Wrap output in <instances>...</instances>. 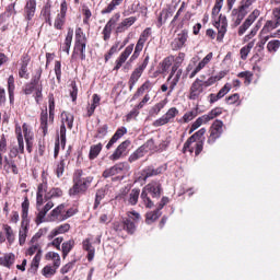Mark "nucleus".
Returning a JSON list of instances; mask_svg holds the SVG:
<instances>
[{
    "label": "nucleus",
    "mask_w": 280,
    "mask_h": 280,
    "mask_svg": "<svg viewBox=\"0 0 280 280\" xmlns=\"http://www.w3.org/2000/svg\"><path fill=\"white\" fill-rule=\"evenodd\" d=\"M148 194L152 196V198H161V194H163V187L161 186V182H151L147 186L143 187L140 198L147 207V209H152L154 207V202L152 199L148 197Z\"/></svg>",
    "instance_id": "obj_1"
},
{
    "label": "nucleus",
    "mask_w": 280,
    "mask_h": 280,
    "mask_svg": "<svg viewBox=\"0 0 280 280\" xmlns=\"http://www.w3.org/2000/svg\"><path fill=\"white\" fill-rule=\"evenodd\" d=\"M82 170L75 171L73 175V187L70 188L69 194L71 196H78V194H86V190L93 183V176L82 177Z\"/></svg>",
    "instance_id": "obj_2"
},
{
    "label": "nucleus",
    "mask_w": 280,
    "mask_h": 280,
    "mask_svg": "<svg viewBox=\"0 0 280 280\" xmlns=\"http://www.w3.org/2000/svg\"><path fill=\"white\" fill-rule=\"evenodd\" d=\"M127 215L128 218L124 219L122 221H117L114 223V231L117 233L127 231V233L132 235V233L137 231V225H135V222H139L141 220V214H139L137 211H130L127 213Z\"/></svg>",
    "instance_id": "obj_3"
},
{
    "label": "nucleus",
    "mask_w": 280,
    "mask_h": 280,
    "mask_svg": "<svg viewBox=\"0 0 280 280\" xmlns=\"http://www.w3.org/2000/svg\"><path fill=\"white\" fill-rule=\"evenodd\" d=\"M28 211L30 200L25 198V200L22 202V222L19 232L20 246H23V244H25V240H27V232L30 231V219L27 218Z\"/></svg>",
    "instance_id": "obj_4"
},
{
    "label": "nucleus",
    "mask_w": 280,
    "mask_h": 280,
    "mask_svg": "<svg viewBox=\"0 0 280 280\" xmlns=\"http://www.w3.org/2000/svg\"><path fill=\"white\" fill-rule=\"evenodd\" d=\"M86 35L82 28L75 30V42L72 58H75V54H80L81 60H86Z\"/></svg>",
    "instance_id": "obj_5"
},
{
    "label": "nucleus",
    "mask_w": 280,
    "mask_h": 280,
    "mask_svg": "<svg viewBox=\"0 0 280 280\" xmlns=\"http://www.w3.org/2000/svg\"><path fill=\"white\" fill-rule=\"evenodd\" d=\"M208 88L209 86H207V81L202 79H196L189 89L188 98L192 101L200 100V95H202V93H205V89Z\"/></svg>",
    "instance_id": "obj_6"
},
{
    "label": "nucleus",
    "mask_w": 280,
    "mask_h": 280,
    "mask_svg": "<svg viewBox=\"0 0 280 280\" xmlns=\"http://www.w3.org/2000/svg\"><path fill=\"white\" fill-rule=\"evenodd\" d=\"M149 62H150V56H147L143 62L132 71L129 79V91H132V89H135V84H137V82H139V78L143 75V71H145Z\"/></svg>",
    "instance_id": "obj_7"
},
{
    "label": "nucleus",
    "mask_w": 280,
    "mask_h": 280,
    "mask_svg": "<svg viewBox=\"0 0 280 280\" xmlns=\"http://www.w3.org/2000/svg\"><path fill=\"white\" fill-rule=\"evenodd\" d=\"M224 127V122H222V120H215L211 127H210V135L208 137V143L210 145H213V143H215V141H218V139H220L222 137V132H224V130L222 129Z\"/></svg>",
    "instance_id": "obj_8"
},
{
    "label": "nucleus",
    "mask_w": 280,
    "mask_h": 280,
    "mask_svg": "<svg viewBox=\"0 0 280 280\" xmlns=\"http://www.w3.org/2000/svg\"><path fill=\"white\" fill-rule=\"evenodd\" d=\"M178 115V108L176 107H171L165 115H163L161 118L154 120L153 126L155 128H159L161 126H165L167 124H172L176 116Z\"/></svg>",
    "instance_id": "obj_9"
},
{
    "label": "nucleus",
    "mask_w": 280,
    "mask_h": 280,
    "mask_svg": "<svg viewBox=\"0 0 280 280\" xmlns=\"http://www.w3.org/2000/svg\"><path fill=\"white\" fill-rule=\"evenodd\" d=\"M189 38V31L183 30L180 33L177 34V36L173 39L171 43V48L173 51H178L185 47L187 44V39Z\"/></svg>",
    "instance_id": "obj_10"
},
{
    "label": "nucleus",
    "mask_w": 280,
    "mask_h": 280,
    "mask_svg": "<svg viewBox=\"0 0 280 280\" xmlns=\"http://www.w3.org/2000/svg\"><path fill=\"white\" fill-rule=\"evenodd\" d=\"M119 19H121L120 13H115L106 23L105 27L103 28V40H110V34H113V27L117 25L119 22Z\"/></svg>",
    "instance_id": "obj_11"
},
{
    "label": "nucleus",
    "mask_w": 280,
    "mask_h": 280,
    "mask_svg": "<svg viewBox=\"0 0 280 280\" xmlns=\"http://www.w3.org/2000/svg\"><path fill=\"white\" fill-rule=\"evenodd\" d=\"M259 14H261V12L256 9L247 16V19L238 28V36H244V34H246V31L250 27V25H253V22L259 19Z\"/></svg>",
    "instance_id": "obj_12"
},
{
    "label": "nucleus",
    "mask_w": 280,
    "mask_h": 280,
    "mask_svg": "<svg viewBox=\"0 0 280 280\" xmlns=\"http://www.w3.org/2000/svg\"><path fill=\"white\" fill-rule=\"evenodd\" d=\"M135 51V44H131L125 48V50L120 54V56L116 59V66L114 67V71H119L121 67H124V63L128 58H130V55Z\"/></svg>",
    "instance_id": "obj_13"
},
{
    "label": "nucleus",
    "mask_w": 280,
    "mask_h": 280,
    "mask_svg": "<svg viewBox=\"0 0 280 280\" xmlns=\"http://www.w3.org/2000/svg\"><path fill=\"white\" fill-rule=\"evenodd\" d=\"M165 172V166L154 167L153 165L147 166L141 172L142 180H148V178H152L153 176H159Z\"/></svg>",
    "instance_id": "obj_14"
},
{
    "label": "nucleus",
    "mask_w": 280,
    "mask_h": 280,
    "mask_svg": "<svg viewBox=\"0 0 280 280\" xmlns=\"http://www.w3.org/2000/svg\"><path fill=\"white\" fill-rule=\"evenodd\" d=\"M55 115H56L55 112H49V116H48L47 109L42 110V113H40V128L43 130L44 137L47 136L48 124H54Z\"/></svg>",
    "instance_id": "obj_15"
},
{
    "label": "nucleus",
    "mask_w": 280,
    "mask_h": 280,
    "mask_svg": "<svg viewBox=\"0 0 280 280\" xmlns=\"http://www.w3.org/2000/svg\"><path fill=\"white\" fill-rule=\"evenodd\" d=\"M214 26L218 30L217 40H222L224 38V34H226V27H229V22L226 20V15H220L219 21L215 22Z\"/></svg>",
    "instance_id": "obj_16"
},
{
    "label": "nucleus",
    "mask_w": 280,
    "mask_h": 280,
    "mask_svg": "<svg viewBox=\"0 0 280 280\" xmlns=\"http://www.w3.org/2000/svg\"><path fill=\"white\" fill-rule=\"evenodd\" d=\"M246 14H248V10L245 9L244 7L240 5L238 9H233L231 16L232 21L234 23V27H237L241 25L242 21H244Z\"/></svg>",
    "instance_id": "obj_17"
},
{
    "label": "nucleus",
    "mask_w": 280,
    "mask_h": 280,
    "mask_svg": "<svg viewBox=\"0 0 280 280\" xmlns=\"http://www.w3.org/2000/svg\"><path fill=\"white\" fill-rule=\"evenodd\" d=\"M30 55L24 54L21 57V63L19 69V78H23L24 80H30V71L27 70V67L30 65Z\"/></svg>",
    "instance_id": "obj_18"
},
{
    "label": "nucleus",
    "mask_w": 280,
    "mask_h": 280,
    "mask_svg": "<svg viewBox=\"0 0 280 280\" xmlns=\"http://www.w3.org/2000/svg\"><path fill=\"white\" fill-rule=\"evenodd\" d=\"M130 147V140H125L121 142L117 149L114 151V153L109 156L110 161H119L124 154H126V151Z\"/></svg>",
    "instance_id": "obj_19"
},
{
    "label": "nucleus",
    "mask_w": 280,
    "mask_h": 280,
    "mask_svg": "<svg viewBox=\"0 0 280 280\" xmlns=\"http://www.w3.org/2000/svg\"><path fill=\"white\" fill-rule=\"evenodd\" d=\"M137 23V16H130L122 20L116 27V34H124L129 27Z\"/></svg>",
    "instance_id": "obj_20"
},
{
    "label": "nucleus",
    "mask_w": 280,
    "mask_h": 280,
    "mask_svg": "<svg viewBox=\"0 0 280 280\" xmlns=\"http://www.w3.org/2000/svg\"><path fill=\"white\" fill-rule=\"evenodd\" d=\"M229 91H231V86L229 83H226L217 94H209L208 100L209 104H215V102L222 100L224 95L229 94Z\"/></svg>",
    "instance_id": "obj_21"
},
{
    "label": "nucleus",
    "mask_w": 280,
    "mask_h": 280,
    "mask_svg": "<svg viewBox=\"0 0 280 280\" xmlns=\"http://www.w3.org/2000/svg\"><path fill=\"white\" fill-rule=\"evenodd\" d=\"M51 209H54V202L51 201H48L44 208H39L35 220L36 224H43V222H45V215H47Z\"/></svg>",
    "instance_id": "obj_22"
},
{
    "label": "nucleus",
    "mask_w": 280,
    "mask_h": 280,
    "mask_svg": "<svg viewBox=\"0 0 280 280\" xmlns=\"http://www.w3.org/2000/svg\"><path fill=\"white\" fill-rule=\"evenodd\" d=\"M63 213H65V205L58 206L49 214L50 222H56V220H58L59 222L65 221Z\"/></svg>",
    "instance_id": "obj_23"
},
{
    "label": "nucleus",
    "mask_w": 280,
    "mask_h": 280,
    "mask_svg": "<svg viewBox=\"0 0 280 280\" xmlns=\"http://www.w3.org/2000/svg\"><path fill=\"white\" fill-rule=\"evenodd\" d=\"M126 132H128L126 127L117 129L106 145L107 150H110V148H113V145H115V143H117V141H119V139H121L126 135Z\"/></svg>",
    "instance_id": "obj_24"
},
{
    "label": "nucleus",
    "mask_w": 280,
    "mask_h": 280,
    "mask_svg": "<svg viewBox=\"0 0 280 280\" xmlns=\"http://www.w3.org/2000/svg\"><path fill=\"white\" fill-rule=\"evenodd\" d=\"M70 229H71V225L69 223L61 224L49 233L48 240H54V237H56L57 235H62V233H68Z\"/></svg>",
    "instance_id": "obj_25"
},
{
    "label": "nucleus",
    "mask_w": 280,
    "mask_h": 280,
    "mask_svg": "<svg viewBox=\"0 0 280 280\" xmlns=\"http://www.w3.org/2000/svg\"><path fill=\"white\" fill-rule=\"evenodd\" d=\"M82 245L83 250H86L88 253V261H93L95 257V247H93V244H91V238H85Z\"/></svg>",
    "instance_id": "obj_26"
},
{
    "label": "nucleus",
    "mask_w": 280,
    "mask_h": 280,
    "mask_svg": "<svg viewBox=\"0 0 280 280\" xmlns=\"http://www.w3.org/2000/svg\"><path fill=\"white\" fill-rule=\"evenodd\" d=\"M3 170L7 174H19V167H16L14 160H10L7 156L4 158Z\"/></svg>",
    "instance_id": "obj_27"
},
{
    "label": "nucleus",
    "mask_w": 280,
    "mask_h": 280,
    "mask_svg": "<svg viewBox=\"0 0 280 280\" xmlns=\"http://www.w3.org/2000/svg\"><path fill=\"white\" fill-rule=\"evenodd\" d=\"M15 135L18 140V149L20 151V154L25 153V142L23 141V130L21 129V126L15 127Z\"/></svg>",
    "instance_id": "obj_28"
},
{
    "label": "nucleus",
    "mask_w": 280,
    "mask_h": 280,
    "mask_svg": "<svg viewBox=\"0 0 280 280\" xmlns=\"http://www.w3.org/2000/svg\"><path fill=\"white\" fill-rule=\"evenodd\" d=\"M25 14L27 21H32L34 19V14H36V0H28L25 5Z\"/></svg>",
    "instance_id": "obj_29"
},
{
    "label": "nucleus",
    "mask_w": 280,
    "mask_h": 280,
    "mask_svg": "<svg viewBox=\"0 0 280 280\" xmlns=\"http://www.w3.org/2000/svg\"><path fill=\"white\" fill-rule=\"evenodd\" d=\"M15 260L16 256H14V254H5L4 256L0 257V266H4V268H12Z\"/></svg>",
    "instance_id": "obj_30"
},
{
    "label": "nucleus",
    "mask_w": 280,
    "mask_h": 280,
    "mask_svg": "<svg viewBox=\"0 0 280 280\" xmlns=\"http://www.w3.org/2000/svg\"><path fill=\"white\" fill-rule=\"evenodd\" d=\"M74 246H75L74 240H69V241L62 243L61 253H62L63 259H67V256L71 253V250H73Z\"/></svg>",
    "instance_id": "obj_31"
},
{
    "label": "nucleus",
    "mask_w": 280,
    "mask_h": 280,
    "mask_svg": "<svg viewBox=\"0 0 280 280\" xmlns=\"http://www.w3.org/2000/svg\"><path fill=\"white\" fill-rule=\"evenodd\" d=\"M71 43H73V28L68 30L65 43L62 45V51H65L68 56L71 49Z\"/></svg>",
    "instance_id": "obj_32"
},
{
    "label": "nucleus",
    "mask_w": 280,
    "mask_h": 280,
    "mask_svg": "<svg viewBox=\"0 0 280 280\" xmlns=\"http://www.w3.org/2000/svg\"><path fill=\"white\" fill-rule=\"evenodd\" d=\"M40 16H43L45 23H48L49 25H51V4L49 2H47L43 7Z\"/></svg>",
    "instance_id": "obj_33"
},
{
    "label": "nucleus",
    "mask_w": 280,
    "mask_h": 280,
    "mask_svg": "<svg viewBox=\"0 0 280 280\" xmlns=\"http://www.w3.org/2000/svg\"><path fill=\"white\" fill-rule=\"evenodd\" d=\"M40 259H43V249H38L31 264V272H36L38 266H40Z\"/></svg>",
    "instance_id": "obj_34"
},
{
    "label": "nucleus",
    "mask_w": 280,
    "mask_h": 280,
    "mask_svg": "<svg viewBox=\"0 0 280 280\" xmlns=\"http://www.w3.org/2000/svg\"><path fill=\"white\" fill-rule=\"evenodd\" d=\"M163 213L160 210H154V211H150L147 213V219L145 222L147 224H152L154 222H156L159 220V218H161Z\"/></svg>",
    "instance_id": "obj_35"
},
{
    "label": "nucleus",
    "mask_w": 280,
    "mask_h": 280,
    "mask_svg": "<svg viewBox=\"0 0 280 280\" xmlns=\"http://www.w3.org/2000/svg\"><path fill=\"white\" fill-rule=\"evenodd\" d=\"M226 71H220L217 75L210 77L208 80H206V86H213L217 82H220L222 78H225Z\"/></svg>",
    "instance_id": "obj_36"
},
{
    "label": "nucleus",
    "mask_w": 280,
    "mask_h": 280,
    "mask_svg": "<svg viewBox=\"0 0 280 280\" xmlns=\"http://www.w3.org/2000/svg\"><path fill=\"white\" fill-rule=\"evenodd\" d=\"M121 3H124V0H112L110 3L102 10V14H110V12L115 11Z\"/></svg>",
    "instance_id": "obj_37"
},
{
    "label": "nucleus",
    "mask_w": 280,
    "mask_h": 280,
    "mask_svg": "<svg viewBox=\"0 0 280 280\" xmlns=\"http://www.w3.org/2000/svg\"><path fill=\"white\" fill-rule=\"evenodd\" d=\"M102 148H103L102 143L93 144L90 148L89 159L91 161H94V159H97V156H100V152H102Z\"/></svg>",
    "instance_id": "obj_38"
},
{
    "label": "nucleus",
    "mask_w": 280,
    "mask_h": 280,
    "mask_svg": "<svg viewBox=\"0 0 280 280\" xmlns=\"http://www.w3.org/2000/svg\"><path fill=\"white\" fill-rule=\"evenodd\" d=\"M141 194V190L139 188H133L130 194H129V198H128V202L129 205H131L132 207H135V205H137V202H139V196Z\"/></svg>",
    "instance_id": "obj_39"
},
{
    "label": "nucleus",
    "mask_w": 280,
    "mask_h": 280,
    "mask_svg": "<svg viewBox=\"0 0 280 280\" xmlns=\"http://www.w3.org/2000/svg\"><path fill=\"white\" fill-rule=\"evenodd\" d=\"M173 62H174L173 56L164 58V60L161 62L160 73H167V71H170V67H172Z\"/></svg>",
    "instance_id": "obj_40"
},
{
    "label": "nucleus",
    "mask_w": 280,
    "mask_h": 280,
    "mask_svg": "<svg viewBox=\"0 0 280 280\" xmlns=\"http://www.w3.org/2000/svg\"><path fill=\"white\" fill-rule=\"evenodd\" d=\"M61 124H67L69 130L73 128V116L70 113L62 112L61 113Z\"/></svg>",
    "instance_id": "obj_41"
},
{
    "label": "nucleus",
    "mask_w": 280,
    "mask_h": 280,
    "mask_svg": "<svg viewBox=\"0 0 280 280\" xmlns=\"http://www.w3.org/2000/svg\"><path fill=\"white\" fill-rule=\"evenodd\" d=\"M43 75V68H38L35 70V74L32 77L31 82L28 84H33V86H40V78Z\"/></svg>",
    "instance_id": "obj_42"
},
{
    "label": "nucleus",
    "mask_w": 280,
    "mask_h": 280,
    "mask_svg": "<svg viewBox=\"0 0 280 280\" xmlns=\"http://www.w3.org/2000/svg\"><path fill=\"white\" fill-rule=\"evenodd\" d=\"M143 156H145V152L143 150V147H140L129 156V163H135V161L143 159Z\"/></svg>",
    "instance_id": "obj_43"
},
{
    "label": "nucleus",
    "mask_w": 280,
    "mask_h": 280,
    "mask_svg": "<svg viewBox=\"0 0 280 280\" xmlns=\"http://www.w3.org/2000/svg\"><path fill=\"white\" fill-rule=\"evenodd\" d=\"M280 24L277 23V21L269 20L266 22L265 26L261 30V34H269V32H272V30H277Z\"/></svg>",
    "instance_id": "obj_44"
},
{
    "label": "nucleus",
    "mask_w": 280,
    "mask_h": 280,
    "mask_svg": "<svg viewBox=\"0 0 280 280\" xmlns=\"http://www.w3.org/2000/svg\"><path fill=\"white\" fill-rule=\"evenodd\" d=\"M153 85L154 84H152V82L145 81L135 93L133 100H137V97H140V95H143V93H145V91H148V89H151Z\"/></svg>",
    "instance_id": "obj_45"
},
{
    "label": "nucleus",
    "mask_w": 280,
    "mask_h": 280,
    "mask_svg": "<svg viewBox=\"0 0 280 280\" xmlns=\"http://www.w3.org/2000/svg\"><path fill=\"white\" fill-rule=\"evenodd\" d=\"M180 75H183V69H179L175 75H173V78L171 79L170 82V92L172 93V91H174L176 89V85L178 84V82L180 81Z\"/></svg>",
    "instance_id": "obj_46"
},
{
    "label": "nucleus",
    "mask_w": 280,
    "mask_h": 280,
    "mask_svg": "<svg viewBox=\"0 0 280 280\" xmlns=\"http://www.w3.org/2000/svg\"><path fill=\"white\" fill-rule=\"evenodd\" d=\"M221 114H222V108L215 107L212 110H210L208 114H205L203 116L206 117V120L209 122L212 119H215V117H220Z\"/></svg>",
    "instance_id": "obj_47"
},
{
    "label": "nucleus",
    "mask_w": 280,
    "mask_h": 280,
    "mask_svg": "<svg viewBox=\"0 0 280 280\" xmlns=\"http://www.w3.org/2000/svg\"><path fill=\"white\" fill-rule=\"evenodd\" d=\"M202 124H209L207 118L205 117V115L197 118L196 121L192 122L191 128L189 130V135H191V132L198 130V128H200V126H202Z\"/></svg>",
    "instance_id": "obj_48"
},
{
    "label": "nucleus",
    "mask_w": 280,
    "mask_h": 280,
    "mask_svg": "<svg viewBox=\"0 0 280 280\" xmlns=\"http://www.w3.org/2000/svg\"><path fill=\"white\" fill-rule=\"evenodd\" d=\"M253 47H255V42H249L246 46L241 48L240 54L242 60H246V58H248V54H250V49H253Z\"/></svg>",
    "instance_id": "obj_49"
},
{
    "label": "nucleus",
    "mask_w": 280,
    "mask_h": 280,
    "mask_svg": "<svg viewBox=\"0 0 280 280\" xmlns=\"http://www.w3.org/2000/svg\"><path fill=\"white\" fill-rule=\"evenodd\" d=\"M166 105H167V98H164L163 101H161L160 103L155 104L151 108V114L152 115H159L161 113V110H163V108H165Z\"/></svg>",
    "instance_id": "obj_50"
},
{
    "label": "nucleus",
    "mask_w": 280,
    "mask_h": 280,
    "mask_svg": "<svg viewBox=\"0 0 280 280\" xmlns=\"http://www.w3.org/2000/svg\"><path fill=\"white\" fill-rule=\"evenodd\" d=\"M60 143L61 148H65L67 145V126L65 122H61L60 126Z\"/></svg>",
    "instance_id": "obj_51"
},
{
    "label": "nucleus",
    "mask_w": 280,
    "mask_h": 280,
    "mask_svg": "<svg viewBox=\"0 0 280 280\" xmlns=\"http://www.w3.org/2000/svg\"><path fill=\"white\" fill-rule=\"evenodd\" d=\"M114 170L117 175V174H121L124 172H128V170H130V166L128 165V163L121 162V163L114 165Z\"/></svg>",
    "instance_id": "obj_52"
},
{
    "label": "nucleus",
    "mask_w": 280,
    "mask_h": 280,
    "mask_svg": "<svg viewBox=\"0 0 280 280\" xmlns=\"http://www.w3.org/2000/svg\"><path fill=\"white\" fill-rule=\"evenodd\" d=\"M60 196H62V189L52 188L48 191V194L45 196V198L47 200H49V198H60Z\"/></svg>",
    "instance_id": "obj_53"
},
{
    "label": "nucleus",
    "mask_w": 280,
    "mask_h": 280,
    "mask_svg": "<svg viewBox=\"0 0 280 280\" xmlns=\"http://www.w3.org/2000/svg\"><path fill=\"white\" fill-rule=\"evenodd\" d=\"M3 229H4V233L7 235L8 242H10V244H12V242H14V231L12 230V226L5 224V225H3Z\"/></svg>",
    "instance_id": "obj_54"
},
{
    "label": "nucleus",
    "mask_w": 280,
    "mask_h": 280,
    "mask_svg": "<svg viewBox=\"0 0 280 280\" xmlns=\"http://www.w3.org/2000/svg\"><path fill=\"white\" fill-rule=\"evenodd\" d=\"M191 143H196L194 140V137H189L187 141L184 143L183 153L190 152V154H194V148H191Z\"/></svg>",
    "instance_id": "obj_55"
},
{
    "label": "nucleus",
    "mask_w": 280,
    "mask_h": 280,
    "mask_svg": "<svg viewBox=\"0 0 280 280\" xmlns=\"http://www.w3.org/2000/svg\"><path fill=\"white\" fill-rule=\"evenodd\" d=\"M196 117H198V112H196V110H190V112H187V113L183 116V119H184V122H185V124H189V121L196 119Z\"/></svg>",
    "instance_id": "obj_56"
},
{
    "label": "nucleus",
    "mask_w": 280,
    "mask_h": 280,
    "mask_svg": "<svg viewBox=\"0 0 280 280\" xmlns=\"http://www.w3.org/2000/svg\"><path fill=\"white\" fill-rule=\"evenodd\" d=\"M42 273L44 275V277L49 278V277H54V275H56V268L47 265L43 268Z\"/></svg>",
    "instance_id": "obj_57"
},
{
    "label": "nucleus",
    "mask_w": 280,
    "mask_h": 280,
    "mask_svg": "<svg viewBox=\"0 0 280 280\" xmlns=\"http://www.w3.org/2000/svg\"><path fill=\"white\" fill-rule=\"evenodd\" d=\"M117 51H119V43H117L110 47L108 54L105 55V62H108V59L113 58V56H115V54H117Z\"/></svg>",
    "instance_id": "obj_58"
},
{
    "label": "nucleus",
    "mask_w": 280,
    "mask_h": 280,
    "mask_svg": "<svg viewBox=\"0 0 280 280\" xmlns=\"http://www.w3.org/2000/svg\"><path fill=\"white\" fill-rule=\"evenodd\" d=\"M106 135H108V125H103V126L98 127L96 138L104 139V137H106Z\"/></svg>",
    "instance_id": "obj_59"
},
{
    "label": "nucleus",
    "mask_w": 280,
    "mask_h": 280,
    "mask_svg": "<svg viewBox=\"0 0 280 280\" xmlns=\"http://www.w3.org/2000/svg\"><path fill=\"white\" fill-rule=\"evenodd\" d=\"M36 89H38V86L33 85L32 83H26L23 89L24 95H32Z\"/></svg>",
    "instance_id": "obj_60"
},
{
    "label": "nucleus",
    "mask_w": 280,
    "mask_h": 280,
    "mask_svg": "<svg viewBox=\"0 0 280 280\" xmlns=\"http://www.w3.org/2000/svg\"><path fill=\"white\" fill-rule=\"evenodd\" d=\"M279 47H280L279 39L271 40L267 44L268 51H277V49H279Z\"/></svg>",
    "instance_id": "obj_61"
},
{
    "label": "nucleus",
    "mask_w": 280,
    "mask_h": 280,
    "mask_svg": "<svg viewBox=\"0 0 280 280\" xmlns=\"http://www.w3.org/2000/svg\"><path fill=\"white\" fill-rule=\"evenodd\" d=\"M65 16L62 15H57L56 20H55V28L56 30H62L63 25H65Z\"/></svg>",
    "instance_id": "obj_62"
},
{
    "label": "nucleus",
    "mask_w": 280,
    "mask_h": 280,
    "mask_svg": "<svg viewBox=\"0 0 280 280\" xmlns=\"http://www.w3.org/2000/svg\"><path fill=\"white\" fill-rule=\"evenodd\" d=\"M141 148H143L144 152H148L149 150H156V145H154V139L148 140L143 145H141Z\"/></svg>",
    "instance_id": "obj_63"
},
{
    "label": "nucleus",
    "mask_w": 280,
    "mask_h": 280,
    "mask_svg": "<svg viewBox=\"0 0 280 280\" xmlns=\"http://www.w3.org/2000/svg\"><path fill=\"white\" fill-rule=\"evenodd\" d=\"M56 174H57L58 178H60V176H62L65 174V160H61L57 164Z\"/></svg>",
    "instance_id": "obj_64"
}]
</instances>
